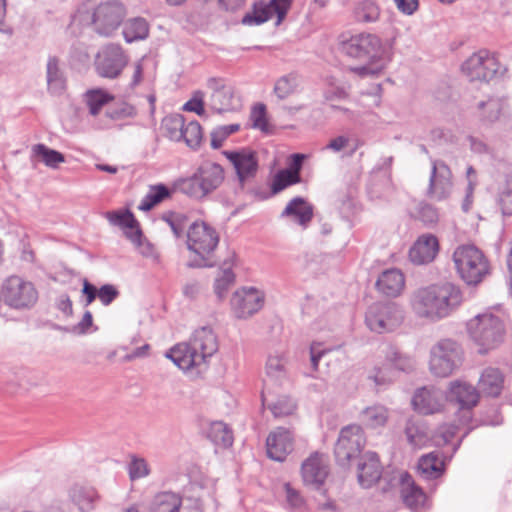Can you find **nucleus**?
<instances>
[{
	"mask_svg": "<svg viewBox=\"0 0 512 512\" xmlns=\"http://www.w3.org/2000/svg\"><path fill=\"white\" fill-rule=\"evenodd\" d=\"M342 53L362 65L350 66L348 71L360 78H375L384 73L392 60V47L377 35L359 33L341 43Z\"/></svg>",
	"mask_w": 512,
	"mask_h": 512,
	"instance_id": "1",
	"label": "nucleus"
},
{
	"mask_svg": "<svg viewBox=\"0 0 512 512\" xmlns=\"http://www.w3.org/2000/svg\"><path fill=\"white\" fill-rule=\"evenodd\" d=\"M462 301L460 288L446 282L416 289L411 296L410 307L417 318L438 322L449 317Z\"/></svg>",
	"mask_w": 512,
	"mask_h": 512,
	"instance_id": "2",
	"label": "nucleus"
},
{
	"mask_svg": "<svg viewBox=\"0 0 512 512\" xmlns=\"http://www.w3.org/2000/svg\"><path fill=\"white\" fill-rule=\"evenodd\" d=\"M218 351V339L211 327L196 329L189 341L171 347L165 354L180 370L199 376L208 367L209 359Z\"/></svg>",
	"mask_w": 512,
	"mask_h": 512,
	"instance_id": "3",
	"label": "nucleus"
},
{
	"mask_svg": "<svg viewBox=\"0 0 512 512\" xmlns=\"http://www.w3.org/2000/svg\"><path fill=\"white\" fill-rule=\"evenodd\" d=\"M125 16L123 4L117 0H110L100 3L92 10L79 8L74 20L83 25H93L98 34L110 36L118 29Z\"/></svg>",
	"mask_w": 512,
	"mask_h": 512,
	"instance_id": "4",
	"label": "nucleus"
},
{
	"mask_svg": "<svg viewBox=\"0 0 512 512\" xmlns=\"http://www.w3.org/2000/svg\"><path fill=\"white\" fill-rule=\"evenodd\" d=\"M225 178L220 164L206 162L193 175L175 182V189L191 198L202 199L221 186Z\"/></svg>",
	"mask_w": 512,
	"mask_h": 512,
	"instance_id": "5",
	"label": "nucleus"
},
{
	"mask_svg": "<svg viewBox=\"0 0 512 512\" xmlns=\"http://www.w3.org/2000/svg\"><path fill=\"white\" fill-rule=\"evenodd\" d=\"M453 262L460 278L468 285H477L490 273V264L483 252L472 244L458 246Z\"/></svg>",
	"mask_w": 512,
	"mask_h": 512,
	"instance_id": "6",
	"label": "nucleus"
},
{
	"mask_svg": "<svg viewBox=\"0 0 512 512\" xmlns=\"http://www.w3.org/2000/svg\"><path fill=\"white\" fill-rule=\"evenodd\" d=\"M219 243L217 231L205 222H194L187 231V248L194 254L191 267L212 266L211 256Z\"/></svg>",
	"mask_w": 512,
	"mask_h": 512,
	"instance_id": "7",
	"label": "nucleus"
},
{
	"mask_svg": "<svg viewBox=\"0 0 512 512\" xmlns=\"http://www.w3.org/2000/svg\"><path fill=\"white\" fill-rule=\"evenodd\" d=\"M468 332L479 346V352L486 353L502 342L505 329L499 317L491 313H483L468 322Z\"/></svg>",
	"mask_w": 512,
	"mask_h": 512,
	"instance_id": "8",
	"label": "nucleus"
},
{
	"mask_svg": "<svg viewBox=\"0 0 512 512\" xmlns=\"http://www.w3.org/2000/svg\"><path fill=\"white\" fill-rule=\"evenodd\" d=\"M403 308L395 302H379L370 305L365 313V324L374 333H391L404 322Z\"/></svg>",
	"mask_w": 512,
	"mask_h": 512,
	"instance_id": "9",
	"label": "nucleus"
},
{
	"mask_svg": "<svg viewBox=\"0 0 512 512\" xmlns=\"http://www.w3.org/2000/svg\"><path fill=\"white\" fill-rule=\"evenodd\" d=\"M0 297L12 309L28 310L37 303L39 295L31 281L18 275H11L3 280Z\"/></svg>",
	"mask_w": 512,
	"mask_h": 512,
	"instance_id": "10",
	"label": "nucleus"
},
{
	"mask_svg": "<svg viewBox=\"0 0 512 512\" xmlns=\"http://www.w3.org/2000/svg\"><path fill=\"white\" fill-rule=\"evenodd\" d=\"M461 346L451 339H441L430 349L429 370L436 376H450L462 363Z\"/></svg>",
	"mask_w": 512,
	"mask_h": 512,
	"instance_id": "11",
	"label": "nucleus"
},
{
	"mask_svg": "<svg viewBox=\"0 0 512 512\" xmlns=\"http://www.w3.org/2000/svg\"><path fill=\"white\" fill-rule=\"evenodd\" d=\"M500 69V64L493 53L481 49L469 56L462 64L461 70L471 81H490Z\"/></svg>",
	"mask_w": 512,
	"mask_h": 512,
	"instance_id": "12",
	"label": "nucleus"
},
{
	"mask_svg": "<svg viewBox=\"0 0 512 512\" xmlns=\"http://www.w3.org/2000/svg\"><path fill=\"white\" fill-rule=\"evenodd\" d=\"M366 443L361 426L352 424L341 429L335 445V457L339 464L346 465L361 453Z\"/></svg>",
	"mask_w": 512,
	"mask_h": 512,
	"instance_id": "13",
	"label": "nucleus"
},
{
	"mask_svg": "<svg viewBox=\"0 0 512 512\" xmlns=\"http://www.w3.org/2000/svg\"><path fill=\"white\" fill-rule=\"evenodd\" d=\"M381 356L385 358V368L375 367L369 374V379L373 380L376 386H383L390 382V378L385 371L388 368H395L403 372H410L415 367V361L412 357L402 354L395 346L384 343L379 347Z\"/></svg>",
	"mask_w": 512,
	"mask_h": 512,
	"instance_id": "14",
	"label": "nucleus"
},
{
	"mask_svg": "<svg viewBox=\"0 0 512 512\" xmlns=\"http://www.w3.org/2000/svg\"><path fill=\"white\" fill-rule=\"evenodd\" d=\"M207 88L211 92L209 106L213 111L221 114L240 109V98L235 94L234 87L225 79L209 78Z\"/></svg>",
	"mask_w": 512,
	"mask_h": 512,
	"instance_id": "15",
	"label": "nucleus"
},
{
	"mask_svg": "<svg viewBox=\"0 0 512 512\" xmlns=\"http://www.w3.org/2000/svg\"><path fill=\"white\" fill-rule=\"evenodd\" d=\"M222 155L233 167L237 180L242 186L257 175L259 158L255 150L249 147L223 150Z\"/></svg>",
	"mask_w": 512,
	"mask_h": 512,
	"instance_id": "16",
	"label": "nucleus"
},
{
	"mask_svg": "<svg viewBox=\"0 0 512 512\" xmlns=\"http://www.w3.org/2000/svg\"><path fill=\"white\" fill-rule=\"evenodd\" d=\"M129 62V57L118 44L104 46L96 55L95 68L104 78H117Z\"/></svg>",
	"mask_w": 512,
	"mask_h": 512,
	"instance_id": "17",
	"label": "nucleus"
},
{
	"mask_svg": "<svg viewBox=\"0 0 512 512\" xmlns=\"http://www.w3.org/2000/svg\"><path fill=\"white\" fill-rule=\"evenodd\" d=\"M453 186V174L450 167L443 160H431L427 196L435 201L447 200L452 194Z\"/></svg>",
	"mask_w": 512,
	"mask_h": 512,
	"instance_id": "18",
	"label": "nucleus"
},
{
	"mask_svg": "<svg viewBox=\"0 0 512 512\" xmlns=\"http://www.w3.org/2000/svg\"><path fill=\"white\" fill-rule=\"evenodd\" d=\"M264 302L263 291L255 287H241L231 297V308L237 318L245 319L260 311Z\"/></svg>",
	"mask_w": 512,
	"mask_h": 512,
	"instance_id": "19",
	"label": "nucleus"
},
{
	"mask_svg": "<svg viewBox=\"0 0 512 512\" xmlns=\"http://www.w3.org/2000/svg\"><path fill=\"white\" fill-rule=\"evenodd\" d=\"M292 0H270L269 3L258 2L254 5L253 10L242 18L244 25H260L265 23L276 14V25H279L285 18Z\"/></svg>",
	"mask_w": 512,
	"mask_h": 512,
	"instance_id": "20",
	"label": "nucleus"
},
{
	"mask_svg": "<svg viewBox=\"0 0 512 512\" xmlns=\"http://www.w3.org/2000/svg\"><path fill=\"white\" fill-rule=\"evenodd\" d=\"M447 397L434 386L418 388L411 400L413 409L423 415H432L444 410Z\"/></svg>",
	"mask_w": 512,
	"mask_h": 512,
	"instance_id": "21",
	"label": "nucleus"
},
{
	"mask_svg": "<svg viewBox=\"0 0 512 512\" xmlns=\"http://www.w3.org/2000/svg\"><path fill=\"white\" fill-rule=\"evenodd\" d=\"M294 449V435L284 427L271 431L266 439L267 455L275 461H284Z\"/></svg>",
	"mask_w": 512,
	"mask_h": 512,
	"instance_id": "22",
	"label": "nucleus"
},
{
	"mask_svg": "<svg viewBox=\"0 0 512 512\" xmlns=\"http://www.w3.org/2000/svg\"><path fill=\"white\" fill-rule=\"evenodd\" d=\"M328 462L323 454H311L301 466V474L306 485L319 489L328 476Z\"/></svg>",
	"mask_w": 512,
	"mask_h": 512,
	"instance_id": "23",
	"label": "nucleus"
},
{
	"mask_svg": "<svg viewBox=\"0 0 512 512\" xmlns=\"http://www.w3.org/2000/svg\"><path fill=\"white\" fill-rule=\"evenodd\" d=\"M68 498L79 512H92L100 502L101 496L95 487L75 483L68 489Z\"/></svg>",
	"mask_w": 512,
	"mask_h": 512,
	"instance_id": "24",
	"label": "nucleus"
},
{
	"mask_svg": "<svg viewBox=\"0 0 512 512\" xmlns=\"http://www.w3.org/2000/svg\"><path fill=\"white\" fill-rule=\"evenodd\" d=\"M439 252V242L432 234L418 237L409 251V258L414 264L422 265L432 262Z\"/></svg>",
	"mask_w": 512,
	"mask_h": 512,
	"instance_id": "25",
	"label": "nucleus"
},
{
	"mask_svg": "<svg viewBox=\"0 0 512 512\" xmlns=\"http://www.w3.org/2000/svg\"><path fill=\"white\" fill-rule=\"evenodd\" d=\"M382 467L374 452H367L358 464V482L363 488L372 487L380 479Z\"/></svg>",
	"mask_w": 512,
	"mask_h": 512,
	"instance_id": "26",
	"label": "nucleus"
},
{
	"mask_svg": "<svg viewBox=\"0 0 512 512\" xmlns=\"http://www.w3.org/2000/svg\"><path fill=\"white\" fill-rule=\"evenodd\" d=\"M449 396L455 400L461 409L470 410L478 404V390L467 382L460 380L452 381L449 384Z\"/></svg>",
	"mask_w": 512,
	"mask_h": 512,
	"instance_id": "27",
	"label": "nucleus"
},
{
	"mask_svg": "<svg viewBox=\"0 0 512 512\" xmlns=\"http://www.w3.org/2000/svg\"><path fill=\"white\" fill-rule=\"evenodd\" d=\"M376 287L386 296L397 297L405 287L404 275L396 268L385 270L379 276Z\"/></svg>",
	"mask_w": 512,
	"mask_h": 512,
	"instance_id": "28",
	"label": "nucleus"
},
{
	"mask_svg": "<svg viewBox=\"0 0 512 512\" xmlns=\"http://www.w3.org/2000/svg\"><path fill=\"white\" fill-rule=\"evenodd\" d=\"M262 403L272 412L275 418L289 416L296 408L294 401L288 396H280L274 400L267 382H265V387L262 391Z\"/></svg>",
	"mask_w": 512,
	"mask_h": 512,
	"instance_id": "29",
	"label": "nucleus"
},
{
	"mask_svg": "<svg viewBox=\"0 0 512 512\" xmlns=\"http://www.w3.org/2000/svg\"><path fill=\"white\" fill-rule=\"evenodd\" d=\"M401 496L403 502L410 508H418L425 504L426 494L421 488L415 485L408 473H402L400 476Z\"/></svg>",
	"mask_w": 512,
	"mask_h": 512,
	"instance_id": "30",
	"label": "nucleus"
},
{
	"mask_svg": "<svg viewBox=\"0 0 512 512\" xmlns=\"http://www.w3.org/2000/svg\"><path fill=\"white\" fill-rule=\"evenodd\" d=\"M299 225L306 227L313 217V207L302 197L293 198L282 212Z\"/></svg>",
	"mask_w": 512,
	"mask_h": 512,
	"instance_id": "31",
	"label": "nucleus"
},
{
	"mask_svg": "<svg viewBox=\"0 0 512 512\" xmlns=\"http://www.w3.org/2000/svg\"><path fill=\"white\" fill-rule=\"evenodd\" d=\"M504 384V377L497 368H486L479 379L478 388L485 395L496 397L498 396Z\"/></svg>",
	"mask_w": 512,
	"mask_h": 512,
	"instance_id": "32",
	"label": "nucleus"
},
{
	"mask_svg": "<svg viewBox=\"0 0 512 512\" xmlns=\"http://www.w3.org/2000/svg\"><path fill=\"white\" fill-rule=\"evenodd\" d=\"M182 498L171 491L157 493L151 502L150 512H179Z\"/></svg>",
	"mask_w": 512,
	"mask_h": 512,
	"instance_id": "33",
	"label": "nucleus"
},
{
	"mask_svg": "<svg viewBox=\"0 0 512 512\" xmlns=\"http://www.w3.org/2000/svg\"><path fill=\"white\" fill-rule=\"evenodd\" d=\"M389 418L388 409L383 405L366 407L360 413L361 423L370 429L385 426Z\"/></svg>",
	"mask_w": 512,
	"mask_h": 512,
	"instance_id": "34",
	"label": "nucleus"
},
{
	"mask_svg": "<svg viewBox=\"0 0 512 512\" xmlns=\"http://www.w3.org/2000/svg\"><path fill=\"white\" fill-rule=\"evenodd\" d=\"M443 468L444 462L436 452L422 456L418 463L419 473L427 479L439 477L443 472Z\"/></svg>",
	"mask_w": 512,
	"mask_h": 512,
	"instance_id": "35",
	"label": "nucleus"
},
{
	"mask_svg": "<svg viewBox=\"0 0 512 512\" xmlns=\"http://www.w3.org/2000/svg\"><path fill=\"white\" fill-rule=\"evenodd\" d=\"M207 437L221 447H229L233 443L232 430L222 421H214L209 425Z\"/></svg>",
	"mask_w": 512,
	"mask_h": 512,
	"instance_id": "36",
	"label": "nucleus"
},
{
	"mask_svg": "<svg viewBox=\"0 0 512 512\" xmlns=\"http://www.w3.org/2000/svg\"><path fill=\"white\" fill-rule=\"evenodd\" d=\"M47 85L53 94H60L65 89V79L55 57H50L47 62Z\"/></svg>",
	"mask_w": 512,
	"mask_h": 512,
	"instance_id": "37",
	"label": "nucleus"
},
{
	"mask_svg": "<svg viewBox=\"0 0 512 512\" xmlns=\"http://www.w3.org/2000/svg\"><path fill=\"white\" fill-rule=\"evenodd\" d=\"M149 26L144 18H133L126 22L123 36L128 43L143 40L148 36Z\"/></svg>",
	"mask_w": 512,
	"mask_h": 512,
	"instance_id": "38",
	"label": "nucleus"
},
{
	"mask_svg": "<svg viewBox=\"0 0 512 512\" xmlns=\"http://www.w3.org/2000/svg\"><path fill=\"white\" fill-rule=\"evenodd\" d=\"M32 157L42 161L47 167L57 168L65 161L64 155L56 150L48 148L44 144H36L32 147Z\"/></svg>",
	"mask_w": 512,
	"mask_h": 512,
	"instance_id": "39",
	"label": "nucleus"
},
{
	"mask_svg": "<svg viewBox=\"0 0 512 512\" xmlns=\"http://www.w3.org/2000/svg\"><path fill=\"white\" fill-rule=\"evenodd\" d=\"M287 356L284 352L276 353L268 357L266 374L270 381H279L286 376Z\"/></svg>",
	"mask_w": 512,
	"mask_h": 512,
	"instance_id": "40",
	"label": "nucleus"
},
{
	"mask_svg": "<svg viewBox=\"0 0 512 512\" xmlns=\"http://www.w3.org/2000/svg\"><path fill=\"white\" fill-rule=\"evenodd\" d=\"M184 126V117L180 114L168 115L162 121V128L166 136L177 142L182 141Z\"/></svg>",
	"mask_w": 512,
	"mask_h": 512,
	"instance_id": "41",
	"label": "nucleus"
},
{
	"mask_svg": "<svg viewBox=\"0 0 512 512\" xmlns=\"http://www.w3.org/2000/svg\"><path fill=\"white\" fill-rule=\"evenodd\" d=\"M405 434L407 441L413 448H422L426 446L430 440L425 428L412 420L407 422Z\"/></svg>",
	"mask_w": 512,
	"mask_h": 512,
	"instance_id": "42",
	"label": "nucleus"
},
{
	"mask_svg": "<svg viewBox=\"0 0 512 512\" xmlns=\"http://www.w3.org/2000/svg\"><path fill=\"white\" fill-rule=\"evenodd\" d=\"M380 16V9L373 0H363L354 9V17L359 22H375Z\"/></svg>",
	"mask_w": 512,
	"mask_h": 512,
	"instance_id": "43",
	"label": "nucleus"
},
{
	"mask_svg": "<svg viewBox=\"0 0 512 512\" xmlns=\"http://www.w3.org/2000/svg\"><path fill=\"white\" fill-rule=\"evenodd\" d=\"M168 196L169 190L165 185L159 184L151 186L148 193L141 200L138 208L142 211H149Z\"/></svg>",
	"mask_w": 512,
	"mask_h": 512,
	"instance_id": "44",
	"label": "nucleus"
},
{
	"mask_svg": "<svg viewBox=\"0 0 512 512\" xmlns=\"http://www.w3.org/2000/svg\"><path fill=\"white\" fill-rule=\"evenodd\" d=\"M127 471L130 480L136 481L148 477L151 474V467L145 458L131 455Z\"/></svg>",
	"mask_w": 512,
	"mask_h": 512,
	"instance_id": "45",
	"label": "nucleus"
},
{
	"mask_svg": "<svg viewBox=\"0 0 512 512\" xmlns=\"http://www.w3.org/2000/svg\"><path fill=\"white\" fill-rule=\"evenodd\" d=\"M182 134V141H184L188 147L197 149L200 146L203 134L202 128L197 121H190L185 124Z\"/></svg>",
	"mask_w": 512,
	"mask_h": 512,
	"instance_id": "46",
	"label": "nucleus"
},
{
	"mask_svg": "<svg viewBox=\"0 0 512 512\" xmlns=\"http://www.w3.org/2000/svg\"><path fill=\"white\" fill-rule=\"evenodd\" d=\"M113 99L107 92L97 89L86 93V103L92 115H97L101 108Z\"/></svg>",
	"mask_w": 512,
	"mask_h": 512,
	"instance_id": "47",
	"label": "nucleus"
},
{
	"mask_svg": "<svg viewBox=\"0 0 512 512\" xmlns=\"http://www.w3.org/2000/svg\"><path fill=\"white\" fill-rule=\"evenodd\" d=\"M234 282V273L231 265L224 263V267L220 276L215 279L214 291L219 299H223L228 291L229 286Z\"/></svg>",
	"mask_w": 512,
	"mask_h": 512,
	"instance_id": "48",
	"label": "nucleus"
},
{
	"mask_svg": "<svg viewBox=\"0 0 512 512\" xmlns=\"http://www.w3.org/2000/svg\"><path fill=\"white\" fill-rule=\"evenodd\" d=\"M301 176H296L286 169H282L276 173L272 181V190L274 193H278L285 188L300 183Z\"/></svg>",
	"mask_w": 512,
	"mask_h": 512,
	"instance_id": "49",
	"label": "nucleus"
},
{
	"mask_svg": "<svg viewBox=\"0 0 512 512\" xmlns=\"http://www.w3.org/2000/svg\"><path fill=\"white\" fill-rule=\"evenodd\" d=\"M478 107L482 111V117L493 122L499 118L503 103L498 98H490L487 101L480 102Z\"/></svg>",
	"mask_w": 512,
	"mask_h": 512,
	"instance_id": "50",
	"label": "nucleus"
},
{
	"mask_svg": "<svg viewBox=\"0 0 512 512\" xmlns=\"http://www.w3.org/2000/svg\"><path fill=\"white\" fill-rule=\"evenodd\" d=\"M239 124L222 125L215 128L211 133V147L218 149L222 146L223 142L233 133L239 131Z\"/></svg>",
	"mask_w": 512,
	"mask_h": 512,
	"instance_id": "51",
	"label": "nucleus"
},
{
	"mask_svg": "<svg viewBox=\"0 0 512 512\" xmlns=\"http://www.w3.org/2000/svg\"><path fill=\"white\" fill-rule=\"evenodd\" d=\"M250 120L253 128L265 133L270 131V126L266 116V107L264 104H257L253 107Z\"/></svg>",
	"mask_w": 512,
	"mask_h": 512,
	"instance_id": "52",
	"label": "nucleus"
},
{
	"mask_svg": "<svg viewBox=\"0 0 512 512\" xmlns=\"http://www.w3.org/2000/svg\"><path fill=\"white\" fill-rule=\"evenodd\" d=\"M106 217L112 225L123 229L133 228V224H136V219L129 210L108 212Z\"/></svg>",
	"mask_w": 512,
	"mask_h": 512,
	"instance_id": "53",
	"label": "nucleus"
},
{
	"mask_svg": "<svg viewBox=\"0 0 512 512\" xmlns=\"http://www.w3.org/2000/svg\"><path fill=\"white\" fill-rule=\"evenodd\" d=\"M498 203L504 215H512V175L506 178L499 193Z\"/></svg>",
	"mask_w": 512,
	"mask_h": 512,
	"instance_id": "54",
	"label": "nucleus"
},
{
	"mask_svg": "<svg viewBox=\"0 0 512 512\" xmlns=\"http://www.w3.org/2000/svg\"><path fill=\"white\" fill-rule=\"evenodd\" d=\"M296 79L292 76H283L277 80L274 86V92L279 99H285L296 90Z\"/></svg>",
	"mask_w": 512,
	"mask_h": 512,
	"instance_id": "55",
	"label": "nucleus"
},
{
	"mask_svg": "<svg viewBox=\"0 0 512 512\" xmlns=\"http://www.w3.org/2000/svg\"><path fill=\"white\" fill-rule=\"evenodd\" d=\"M170 226L173 234L179 238L181 237L187 227V218L183 214L172 213L164 218Z\"/></svg>",
	"mask_w": 512,
	"mask_h": 512,
	"instance_id": "56",
	"label": "nucleus"
},
{
	"mask_svg": "<svg viewBox=\"0 0 512 512\" xmlns=\"http://www.w3.org/2000/svg\"><path fill=\"white\" fill-rule=\"evenodd\" d=\"M417 214L418 218L426 225L435 224L439 219L437 209L427 203L419 204Z\"/></svg>",
	"mask_w": 512,
	"mask_h": 512,
	"instance_id": "57",
	"label": "nucleus"
},
{
	"mask_svg": "<svg viewBox=\"0 0 512 512\" xmlns=\"http://www.w3.org/2000/svg\"><path fill=\"white\" fill-rule=\"evenodd\" d=\"M183 110L194 112L199 116L204 115V93L200 90L195 91L191 99L183 105Z\"/></svg>",
	"mask_w": 512,
	"mask_h": 512,
	"instance_id": "58",
	"label": "nucleus"
},
{
	"mask_svg": "<svg viewBox=\"0 0 512 512\" xmlns=\"http://www.w3.org/2000/svg\"><path fill=\"white\" fill-rule=\"evenodd\" d=\"M283 488L285 491L287 504L291 508H300L303 506V498L297 490L292 488V486L289 483H285Z\"/></svg>",
	"mask_w": 512,
	"mask_h": 512,
	"instance_id": "59",
	"label": "nucleus"
},
{
	"mask_svg": "<svg viewBox=\"0 0 512 512\" xmlns=\"http://www.w3.org/2000/svg\"><path fill=\"white\" fill-rule=\"evenodd\" d=\"M308 158H309V155H307V154H302V153L291 154L288 158V168H286V170H288L289 172H291L292 174H294L296 176H300V172H301L303 163Z\"/></svg>",
	"mask_w": 512,
	"mask_h": 512,
	"instance_id": "60",
	"label": "nucleus"
},
{
	"mask_svg": "<svg viewBox=\"0 0 512 512\" xmlns=\"http://www.w3.org/2000/svg\"><path fill=\"white\" fill-rule=\"evenodd\" d=\"M118 296L117 289L110 284L103 285L98 290V298L101 303L105 306L109 305L114 301V299Z\"/></svg>",
	"mask_w": 512,
	"mask_h": 512,
	"instance_id": "61",
	"label": "nucleus"
},
{
	"mask_svg": "<svg viewBox=\"0 0 512 512\" xmlns=\"http://www.w3.org/2000/svg\"><path fill=\"white\" fill-rule=\"evenodd\" d=\"M350 139L348 136L339 135L329 141L325 149L338 153L348 147Z\"/></svg>",
	"mask_w": 512,
	"mask_h": 512,
	"instance_id": "62",
	"label": "nucleus"
},
{
	"mask_svg": "<svg viewBox=\"0 0 512 512\" xmlns=\"http://www.w3.org/2000/svg\"><path fill=\"white\" fill-rule=\"evenodd\" d=\"M93 324V317L90 311H86L83 314L81 321L72 328V332L75 334H85Z\"/></svg>",
	"mask_w": 512,
	"mask_h": 512,
	"instance_id": "63",
	"label": "nucleus"
},
{
	"mask_svg": "<svg viewBox=\"0 0 512 512\" xmlns=\"http://www.w3.org/2000/svg\"><path fill=\"white\" fill-rule=\"evenodd\" d=\"M397 9L405 15H412L418 9V0H394Z\"/></svg>",
	"mask_w": 512,
	"mask_h": 512,
	"instance_id": "64",
	"label": "nucleus"
}]
</instances>
